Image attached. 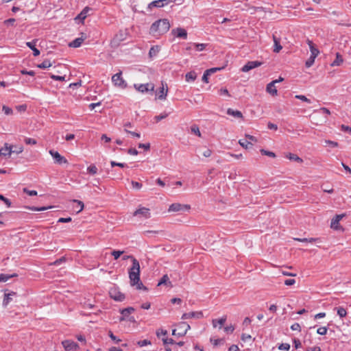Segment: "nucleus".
I'll use <instances>...</instances> for the list:
<instances>
[{
	"label": "nucleus",
	"mask_w": 351,
	"mask_h": 351,
	"mask_svg": "<svg viewBox=\"0 0 351 351\" xmlns=\"http://www.w3.org/2000/svg\"><path fill=\"white\" fill-rule=\"evenodd\" d=\"M134 216H142L145 219H149L151 217V214L149 208L142 207L134 211Z\"/></svg>",
	"instance_id": "13"
},
{
	"label": "nucleus",
	"mask_w": 351,
	"mask_h": 351,
	"mask_svg": "<svg viewBox=\"0 0 351 351\" xmlns=\"http://www.w3.org/2000/svg\"><path fill=\"white\" fill-rule=\"evenodd\" d=\"M110 164H111V166L112 167H115V166H117V167H121V168H123V167H128V165L127 164L125 163H122V162H117L115 161H111L110 162Z\"/></svg>",
	"instance_id": "51"
},
{
	"label": "nucleus",
	"mask_w": 351,
	"mask_h": 351,
	"mask_svg": "<svg viewBox=\"0 0 351 351\" xmlns=\"http://www.w3.org/2000/svg\"><path fill=\"white\" fill-rule=\"evenodd\" d=\"M165 6V3H162V0H156L149 3L147 5V10L151 11L154 8H162Z\"/></svg>",
	"instance_id": "20"
},
{
	"label": "nucleus",
	"mask_w": 351,
	"mask_h": 351,
	"mask_svg": "<svg viewBox=\"0 0 351 351\" xmlns=\"http://www.w3.org/2000/svg\"><path fill=\"white\" fill-rule=\"evenodd\" d=\"M277 83V81H272L267 85L266 90L267 93L271 94V95H277V89L275 87V84Z\"/></svg>",
	"instance_id": "18"
},
{
	"label": "nucleus",
	"mask_w": 351,
	"mask_h": 351,
	"mask_svg": "<svg viewBox=\"0 0 351 351\" xmlns=\"http://www.w3.org/2000/svg\"><path fill=\"white\" fill-rule=\"evenodd\" d=\"M307 43L311 50V56L316 58L319 55V51L318 50L317 48L315 47L312 40H307Z\"/></svg>",
	"instance_id": "21"
},
{
	"label": "nucleus",
	"mask_w": 351,
	"mask_h": 351,
	"mask_svg": "<svg viewBox=\"0 0 351 351\" xmlns=\"http://www.w3.org/2000/svg\"><path fill=\"white\" fill-rule=\"evenodd\" d=\"M50 77L54 80H58V81H64L65 80V76H60V75H56L53 74H51Z\"/></svg>",
	"instance_id": "59"
},
{
	"label": "nucleus",
	"mask_w": 351,
	"mask_h": 351,
	"mask_svg": "<svg viewBox=\"0 0 351 351\" xmlns=\"http://www.w3.org/2000/svg\"><path fill=\"white\" fill-rule=\"evenodd\" d=\"M227 114L228 115L232 116L235 118H243L242 112L237 110H233L232 108H228L227 110Z\"/></svg>",
	"instance_id": "26"
},
{
	"label": "nucleus",
	"mask_w": 351,
	"mask_h": 351,
	"mask_svg": "<svg viewBox=\"0 0 351 351\" xmlns=\"http://www.w3.org/2000/svg\"><path fill=\"white\" fill-rule=\"evenodd\" d=\"M162 285H165L170 287H173L171 282L169 281V278L167 274L163 275L161 279L159 280L158 286H160Z\"/></svg>",
	"instance_id": "25"
},
{
	"label": "nucleus",
	"mask_w": 351,
	"mask_h": 351,
	"mask_svg": "<svg viewBox=\"0 0 351 351\" xmlns=\"http://www.w3.org/2000/svg\"><path fill=\"white\" fill-rule=\"evenodd\" d=\"M160 48L158 46L152 47L149 51V55L150 57L156 56L159 52Z\"/></svg>",
	"instance_id": "38"
},
{
	"label": "nucleus",
	"mask_w": 351,
	"mask_h": 351,
	"mask_svg": "<svg viewBox=\"0 0 351 351\" xmlns=\"http://www.w3.org/2000/svg\"><path fill=\"white\" fill-rule=\"evenodd\" d=\"M129 278L130 285L132 287L136 286L138 290L147 291V288L143 285L140 279V264L137 259L133 260V264L129 269Z\"/></svg>",
	"instance_id": "1"
},
{
	"label": "nucleus",
	"mask_w": 351,
	"mask_h": 351,
	"mask_svg": "<svg viewBox=\"0 0 351 351\" xmlns=\"http://www.w3.org/2000/svg\"><path fill=\"white\" fill-rule=\"evenodd\" d=\"M191 206L189 204H182L180 203H173L169 206V212H185L189 211Z\"/></svg>",
	"instance_id": "5"
},
{
	"label": "nucleus",
	"mask_w": 351,
	"mask_h": 351,
	"mask_svg": "<svg viewBox=\"0 0 351 351\" xmlns=\"http://www.w3.org/2000/svg\"><path fill=\"white\" fill-rule=\"evenodd\" d=\"M135 309L133 307H128L125 308H123L120 310V313L121 314V316L119 317V321H126L128 317L130 316V314L134 313Z\"/></svg>",
	"instance_id": "11"
},
{
	"label": "nucleus",
	"mask_w": 351,
	"mask_h": 351,
	"mask_svg": "<svg viewBox=\"0 0 351 351\" xmlns=\"http://www.w3.org/2000/svg\"><path fill=\"white\" fill-rule=\"evenodd\" d=\"M170 28L168 19H163L155 21L150 27V33L155 36L167 33Z\"/></svg>",
	"instance_id": "2"
},
{
	"label": "nucleus",
	"mask_w": 351,
	"mask_h": 351,
	"mask_svg": "<svg viewBox=\"0 0 351 351\" xmlns=\"http://www.w3.org/2000/svg\"><path fill=\"white\" fill-rule=\"evenodd\" d=\"M210 341L213 343V345L214 346H217L220 344H222L224 341V339H213V337H211L210 339Z\"/></svg>",
	"instance_id": "42"
},
{
	"label": "nucleus",
	"mask_w": 351,
	"mask_h": 351,
	"mask_svg": "<svg viewBox=\"0 0 351 351\" xmlns=\"http://www.w3.org/2000/svg\"><path fill=\"white\" fill-rule=\"evenodd\" d=\"M226 321V316H223L219 319H213L212 323H213V327L216 328L217 324H219V328H221L223 326V325L225 324Z\"/></svg>",
	"instance_id": "29"
},
{
	"label": "nucleus",
	"mask_w": 351,
	"mask_h": 351,
	"mask_svg": "<svg viewBox=\"0 0 351 351\" xmlns=\"http://www.w3.org/2000/svg\"><path fill=\"white\" fill-rule=\"evenodd\" d=\"M23 192L29 195V196L37 195V191L35 190H29L27 188L23 189Z\"/></svg>",
	"instance_id": "54"
},
{
	"label": "nucleus",
	"mask_w": 351,
	"mask_h": 351,
	"mask_svg": "<svg viewBox=\"0 0 351 351\" xmlns=\"http://www.w3.org/2000/svg\"><path fill=\"white\" fill-rule=\"evenodd\" d=\"M343 58L342 56L340 55L339 53H336V58L335 60L331 63V66H339L341 63H343Z\"/></svg>",
	"instance_id": "33"
},
{
	"label": "nucleus",
	"mask_w": 351,
	"mask_h": 351,
	"mask_svg": "<svg viewBox=\"0 0 351 351\" xmlns=\"http://www.w3.org/2000/svg\"><path fill=\"white\" fill-rule=\"evenodd\" d=\"M131 184H132V187L134 189H140L142 187V184L138 182H136V181L132 180L131 182Z\"/></svg>",
	"instance_id": "62"
},
{
	"label": "nucleus",
	"mask_w": 351,
	"mask_h": 351,
	"mask_svg": "<svg viewBox=\"0 0 351 351\" xmlns=\"http://www.w3.org/2000/svg\"><path fill=\"white\" fill-rule=\"evenodd\" d=\"M291 329L292 330L300 331L301 330V327H300V325L298 323H294L293 324H292L291 326Z\"/></svg>",
	"instance_id": "64"
},
{
	"label": "nucleus",
	"mask_w": 351,
	"mask_h": 351,
	"mask_svg": "<svg viewBox=\"0 0 351 351\" xmlns=\"http://www.w3.org/2000/svg\"><path fill=\"white\" fill-rule=\"evenodd\" d=\"M273 40L274 43V52L278 53L282 48L280 45V38L276 37L275 35H273Z\"/></svg>",
	"instance_id": "22"
},
{
	"label": "nucleus",
	"mask_w": 351,
	"mask_h": 351,
	"mask_svg": "<svg viewBox=\"0 0 351 351\" xmlns=\"http://www.w3.org/2000/svg\"><path fill=\"white\" fill-rule=\"evenodd\" d=\"M162 87L159 88V90L157 92V95L159 99H165L167 92H168V88L167 87L166 89L164 87L163 84H162Z\"/></svg>",
	"instance_id": "23"
},
{
	"label": "nucleus",
	"mask_w": 351,
	"mask_h": 351,
	"mask_svg": "<svg viewBox=\"0 0 351 351\" xmlns=\"http://www.w3.org/2000/svg\"><path fill=\"white\" fill-rule=\"evenodd\" d=\"M286 158L291 161L297 162H302L303 160L298 156V155H285Z\"/></svg>",
	"instance_id": "36"
},
{
	"label": "nucleus",
	"mask_w": 351,
	"mask_h": 351,
	"mask_svg": "<svg viewBox=\"0 0 351 351\" xmlns=\"http://www.w3.org/2000/svg\"><path fill=\"white\" fill-rule=\"evenodd\" d=\"M97 168L95 165H91L87 168V171L91 175H95L97 173Z\"/></svg>",
	"instance_id": "41"
},
{
	"label": "nucleus",
	"mask_w": 351,
	"mask_h": 351,
	"mask_svg": "<svg viewBox=\"0 0 351 351\" xmlns=\"http://www.w3.org/2000/svg\"><path fill=\"white\" fill-rule=\"evenodd\" d=\"M346 215L345 214H342V215H336L335 217L332 219V221H331V228L335 229V230H339V221L345 216Z\"/></svg>",
	"instance_id": "16"
},
{
	"label": "nucleus",
	"mask_w": 351,
	"mask_h": 351,
	"mask_svg": "<svg viewBox=\"0 0 351 351\" xmlns=\"http://www.w3.org/2000/svg\"><path fill=\"white\" fill-rule=\"evenodd\" d=\"M223 69V67H213V68L207 69L206 72L208 73L210 75H212V74L215 73V72H217V71H221Z\"/></svg>",
	"instance_id": "56"
},
{
	"label": "nucleus",
	"mask_w": 351,
	"mask_h": 351,
	"mask_svg": "<svg viewBox=\"0 0 351 351\" xmlns=\"http://www.w3.org/2000/svg\"><path fill=\"white\" fill-rule=\"evenodd\" d=\"M73 202L77 204V206H79V209L76 210L77 213H79L82 210H83L84 205V203L82 201L77 200V199H73Z\"/></svg>",
	"instance_id": "43"
},
{
	"label": "nucleus",
	"mask_w": 351,
	"mask_h": 351,
	"mask_svg": "<svg viewBox=\"0 0 351 351\" xmlns=\"http://www.w3.org/2000/svg\"><path fill=\"white\" fill-rule=\"evenodd\" d=\"M296 99H300L303 101H305V102H307V103H311V100L309 99H308L306 96L304 95H295V97Z\"/></svg>",
	"instance_id": "58"
},
{
	"label": "nucleus",
	"mask_w": 351,
	"mask_h": 351,
	"mask_svg": "<svg viewBox=\"0 0 351 351\" xmlns=\"http://www.w3.org/2000/svg\"><path fill=\"white\" fill-rule=\"evenodd\" d=\"M51 66V63L49 60H45L42 63L37 65V66L40 69H47Z\"/></svg>",
	"instance_id": "37"
},
{
	"label": "nucleus",
	"mask_w": 351,
	"mask_h": 351,
	"mask_svg": "<svg viewBox=\"0 0 351 351\" xmlns=\"http://www.w3.org/2000/svg\"><path fill=\"white\" fill-rule=\"evenodd\" d=\"M90 10H91V8H90L89 7H88V6L85 7L81 11V12L77 15V19L84 21L87 17L88 12Z\"/></svg>",
	"instance_id": "28"
},
{
	"label": "nucleus",
	"mask_w": 351,
	"mask_h": 351,
	"mask_svg": "<svg viewBox=\"0 0 351 351\" xmlns=\"http://www.w3.org/2000/svg\"><path fill=\"white\" fill-rule=\"evenodd\" d=\"M192 45L196 49L197 51H203L204 49H205L206 47L207 46V44L193 43Z\"/></svg>",
	"instance_id": "40"
},
{
	"label": "nucleus",
	"mask_w": 351,
	"mask_h": 351,
	"mask_svg": "<svg viewBox=\"0 0 351 351\" xmlns=\"http://www.w3.org/2000/svg\"><path fill=\"white\" fill-rule=\"evenodd\" d=\"M156 336H157L158 337H160V335H163V336L167 335V331L166 330L162 329V328H160V329H158V330H156Z\"/></svg>",
	"instance_id": "57"
},
{
	"label": "nucleus",
	"mask_w": 351,
	"mask_h": 351,
	"mask_svg": "<svg viewBox=\"0 0 351 351\" xmlns=\"http://www.w3.org/2000/svg\"><path fill=\"white\" fill-rule=\"evenodd\" d=\"M110 297L115 301L122 302L125 299V295L122 293L117 287H112L109 290Z\"/></svg>",
	"instance_id": "4"
},
{
	"label": "nucleus",
	"mask_w": 351,
	"mask_h": 351,
	"mask_svg": "<svg viewBox=\"0 0 351 351\" xmlns=\"http://www.w3.org/2000/svg\"><path fill=\"white\" fill-rule=\"evenodd\" d=\"M124 253V251H120V250H113L111 252V255L114 256V258L115 260H117L121 255H122Z\"/></svg>",
	"instance_id": "44"
},
{
	"label": "nucleus",
	"mask_w": 351,
	"mask_h": 351,
	"mask_svg": "<svg viewBox=\"0 0 351 351\" xmlns=\"http://www.w3.org/2000/svg\"><path fill=\"white\" fill-rule=\"evenodd\" d=\"M136 90L142 93H147L149 91L153 92L154 90V84L152 83L147 84H135L134 85Z\"/></svg>",
	"instance_id": "6"
},
{
	"label": "nucleus",
	"mask_w": 351,
	"mask_h": 351,
	"mask_svg": "<svg viewBox=\"0 0 351 351\" xmlns=\"http://www.w3.org/2000/svg\"><path fill=\"white\" fill-rule=\"evenodd\" d=\"M172 34L178 38H182L183 39L187 38V32L186 29L178 27L176 29H173L171 31Z\"/></svg>",
	"instance_id": "14"
},
{
	"label": "nucleus",
	"mask_w": 351,
	"mask_h": 351,
	"mask_svg": "<svg viewBox=\"0 0 351 351\" xmlns=\"http://www.w3.org/2000/svg\"><path fill=\"white\" fill-rule=\"evenodd\" d=\"M167 116H168V114L166 113V112H164V113H162V114H160L159 115L156 116L154 117V119H155L156 122H159L162 119H165L166 117H167Z\"/></svg>",
	"instance_id": "49"
},
{
	"label": "nucleus",
	"mask_w": 351,
	"mask_h": 351,
	"mask_svg": "<svg viewBox=\"0 0 351 351\" xmlns=\"http://www.w3.org/2000/svg\"><path fill=\"white\" fill-rule=\"evenodd\" d=\"M3 150L8 152V154H14V152H16V154H20V153L23 152V149L22 147H20L19 148V150H16V151L12 150V145H9L8 143H5L4 147L0 148V154H3L2 152Z\"/></svg>",
	"instance_id": "15"
},
{
	"label": "nucleus",
	"mask_w": 351,
	"mask_h": 351,
	"mask_svg": "<svg viewBox=\"0 0 351 351\" xmlns=\"http://www.w3.org/2000/svg\"><path fill=\"white\" fill-rule=\"evenodd\" d=\"M108 336L116 343H118L121 341L120 339L117 338L111 330L108 331Z\"/></svg>",
	"instance_id": "46"
},
{
	"label": "nucleus",
	"mask_w": 351,
	"mask_h": 351,
	"mask_svg": "<svg viewBox=\"0 0 351 351\" xmlns=\"http://www.w3.org/2000/svg\"><path fill=\"white\" fill-rule=\"evenodd\" d=\"M197 74L195 71L188 72L185 75L186 81L187 82H193L195 80Z\"/></svg>",
	"instance_id": "34"
},
{
	"label": "nucleus",
	"mask_w": 351,
	"mask_h": 351,
	"mask_svg": "<svg viewBox=\"0 0 351 351\" xmlns=\"http://www.w3.org/2000/svg\"><path fill=\"white\" fill-rule=\"evenodd\" d=\"M315 58L313 56H310V58L306 60L305 65L307 68L311 67L315 62Z\"/></svg>",
	"instance_id": "47"
},
{
	"label": "nucleus",
	"mask_w": 351,
	"mask_h": 351,
	"mask_svg": "<svg viewBox=\"0 0 351 351\" xmlns=\"http://www.w3.org/2000/svg\"><path fill=\"white\" fill-rule=\"evenodd\" d=\"M178 336L183 337L184 336L187 331L191 328L190 325L186 322H181L177 325Z\"/></svg>",
	"instance_id": "8"
},
{
	"label": "nucleus",
	"mask_w": 351,
	"mask_h": 351,
	"mask_svg": "<svg viewBox=\"0 0 351 351\" xmlns=\"http://www.w3.org/2000/svg\"><path fill=\"white\" fill-rule=\"evenodd\" d=\"M239 144L241 145V146H242L243 147H244L245 149H249L250 148H251L253 145V144L252 143L251 141H248L247 138H243V139H241L239 140Z\"/></svg>",
	"instance_id": "30"
},
{
	"label": "nucleus",
	"mask_w": 351,
	"mask_h": 351,
	"mask_svg": "<svg viewBox=\"0 0 351 351\" xmlns=\"http://www.w3.org/2000/svg\"><path fill=\"white\" fill-rule=\"evenodd\" d=\"M295 283V280L293 278H289L285 280V285L287 286H291Z\"/></svg>",
	"instance_id": "63"
},
{
	"label": "nucleus",
	"mask_w": 351,
	"mask_h": 351,
	"mask_svg": "<svg viewBox=\"0 0 351 351\" xmlns=\"http://www.w3.org/2000/svg\"><path fill=\"white\" fill-rule=\"evenodd\" d=\"M334 310L337 311V313L340 318H343L347 315L346 309L343 306L335 307Z\"/></svg>",
	"instance_id": "32"
},
{
	"label": "nucleus",
	"mask_w": 351,
	"mask_h": 351,
	"mask_svg": "<svg viewBox=\"0 0 351 351\" xmlns=\"http://www.w3.org/2000/svg\"><path fill=\"white\" fill-rule=\"evenodd\" d=\"M84 40V38H83V37L77 38L75 40H73L72 42H71L69 45V46L71 47H74V48L79 47L81 46Z\"/></svg>",
	"instance_id": "27"
},
{
	"label": "nucleus",
	"mask_w": 351,
	"mask_h": 351,
	"mask_svg": "<svg viewBox=\"0 0 351 351\" xmlns=\"http://www.w3.org/2000/svg\"><path fill=\"white\" fill-rule=\"evenodd\" d=\"M150 344H151V341L147 339L138 341L137 342V345L140 347L150 345Z\"/></svg>",
	"instance_id": "55"
},
{
	"label": "nucleus",
	"mask_w": 351,
	"mask_h": 351,
	"mask_svg": "<svg viewBox=\"0 0 351 351\" xmlns=\"http://www.w3.org/2000/svg\"><path fill=\"white\" fill-rule=\"evenodd\" d=\"M224 331L227 333H232L234 330V327L232 325L227 326L224 327Z\"/></svg>",
	"instance_id": "61"
},
{
	"label": "nucleus",
	"mask_w": 351,
	"mask_h": 351,
	"mask_svg": "<svg viewBox=\"0 0 351 351\" xmlns=\"http://www.w3.org/2000/svg\"><path fill=\"white\" fill-rule=\"evenodd\" d=\"M24 142L27 145H36L37 143V141L36 139L32 138H27V137L25 138Z\"/></svg>",
	"instance_id": "50"
},
{
	"label": "nucleus",
	"mask_w": 351,
	"mask_h": 351,
	"mask_svg": "<svg viewBox=\"0 0 351 351\" xmlns=\"http://www.w3.org/2000/svg\"><path fill=\"white\" fill-rule=\"evenodd\" d=\"M204 317L202 311H193L189 313H185L182 315V319H186L190 318L202 319Z\"/></svg>",
	"instance_id": "12"
},
{
	"label": "nucleus",
	"mask_w": 351,
	"mask_h": 351,
	"mask_svg": "<svg viewBox=\"0 0 351 351\" xmlns=\"http://www.w3.org/2000/svg\"><path fill=\"white\" fill-rule=\"evenodd\" d=\"M127 38V33L125 31L120 30L114 35L113 38L110 40V46L113 48L118 47L121 43L125 40Z\"/></svg>",
	"instance_id": "3"
},
{
	"label": "nucleus",
	"mask_w": 351,
	"mask_h": 351,
	"mask_svg": "<svg viewBox=\"0 0 351 351\" xmlns=\"http://www.w3.org/2000/svg\"><path fill=\"white\" fill-rule=\"evenodd\" d=\"M324 143H325V145H324L325 147H335L338 146V143L337 142L329 141V140L324 141Z\"/></svg>",
	"instance_id": "45"
},
{
	"label": "nucleus",
	"mask_w": 351,
	"mask_h": 351,
	"mask_svg": "<svg viewBox=\"0 0 351 351\" xmlns=\"http://www.w3.org/2000/svg\"><path fill=\"white\" fill-rule=\"evenodd\" d=\"M122 72L120 71L112 77V81L117 86L124 88L127 86L125 81L122 77Z\"/></svg>",
	"instance_id": "7"
},
{
	"label": "nucleus",
	"mask_w": 351,
	"mask_h": 351,
	"mask_svg": "<svg viewBox=\"0 0 351 351\" xmlns=\"http://www.w3.org/2000/svg\"><path fill=\"white\" fill-rule=\"evenodd\" d=\"M2 110L6 115H10L13 113L12 109L7 106H3Z\"/></svg>",
	"instance_id": "48"
},
{
	"label": "nucleus",
	"mask_w": 351,
	"mask_h": 351,
	"mask_svg": "<svg viewBox=\"0 0 351 351\" xmlns=\"http://www.w3.org/2000/svg\"><path fill=\"white\" fill-rule=\"evenodd\" d=\"M37 41H38L37 39H34L31 42L26 43V45L33 51V55L34 56H38V55H40V53L39 49L36 48V45Z\"/></svg>",
	"instance_id": "17"
},
{
	"label": "nucleus",
	"mask_w": 351,
	"mask_h": 351,
	"mask_svg": "<svg viewBox=\"0 0 351 351\" xmlns=\"http://www.w3.org/2000/svg\"><path fill=\"white\" fill-rule=\"evenodd\" d=\"M62 344L66 351H74L79 348L78 344L71 340H64Z\"/></svg>",
	"instance_id": "9"
},
{
	"label": "nucleus",
	"mask_w": 351,
	"mask_h": 351,
	"mask_svg": "<svg viewBox=\"0 0 351 351\" xmlns=\"http://www.w3.org/2000/svg\"><path fill=\"white\" fill-rule=\"evenodd\" d=\"M54 159V162L58 165L68 164V160L62 155H51Z\"/></svg>",
	"instance_id": "24"
},
{
	"label": "nucleus",
	"mask_w": 351,
	"mask_h": 351,
	"mask_svg": "<svg viewBox=\"0 0 351 351\" xmlns=\"http://www.w3.org/2000/svg\"><path fill=\"white\" fill-rule=\"evenodd\" d=\"M263 64L262 62L259 61H249L241 69L243 72H248L249 71L260 66Z\"/></svg>",
	"instance_id": "10"
},
{
	"label": "nucleus",
	"mask_w": 351,
	"mask_h": 351,
	"mask_svg": "<svg viewBox=\"0 0 351 351\" xmlns=\"http://www.w3.org/2000/svg\"><path fill=\"white\" fill-rule=\"evenodd\" d=\"M327 330H328V328L327 327H319L317 330V333L320 335H324L327 333Z\"/></svg>",
	"instance_id": "53"
},
{
	"label": "nucleus",
	"mask_w": 351,
	"mask_h": 351,
	"mask_svg": "<svg viewBox=\"0 0 351 351\" xmlns=\"http://www.w3.org/2000/svg\"><path fill=\"white\" fill-rule=\"evenodd\" d=\"M295 241H300V242H309V243H313V242H315L316 241H318L319 240V239L318 238H303V239H300V238H295L294 239Z\"/></svg>",
	"instance_id": "39"
},
{
	"label": "nucleus",
	"mask_w": 351,
	"mask_h": 351,
	"mask_svg": "<svg viewBox=\"0 0 351 351\" xmlns=\"http://www.w3.org/2000/svg\"><path fill=\"white\" fill-rule=\"evenodd\" d=\"M0 199L2 200L8 207H10L11 206V204H12V202L11 201L6 198L5 197H4L3 195L0 194Z\"/></svg>",
	"instance_id": "52"
},
{
	"label": "nucleus",
	"mask_w": 351,
	"mask_h": 351,
	"mask_svg": "<svg viewBox=\"0 0 351 351\" xmlns=\"http://www.w3.org/2000/svg\"><path fill=\"white\" fill-rule=\"evenodd\" d=\"M16 295V293L14 291H11L8 293H5L3 305L6 306L11 301H12L13 297Z\"/></svg>",
	"instance_id": "19"
},
{
	"label": "nucleus",
	"mask_w": 351,
	"mask_h": 351,
	"mask_svg": "<svg viewBox=\"0 0 351 351\" xmlns=\"http://www.w3.org/2000/svg\"><path fill=\"white\" fill-rule=\"evenodd\" d=\"M279 350H283L288 351L290 349V345L289 343H281L280 346L278 347Z\"/></svg>",
	"instance_id": "60"
},
{
	"label": "nucleus",
	"mask_w": 351,
	"mask_h": 351,
	"mask_svg": "<svg viewBox=\"0 0 351 351\" xmlns=\"http://www.w3.org/2000/svg\"><path fill=\"white\" fill-rule=\"evenodd\" d=\"M27 208L34 211H44L47 210L49 208H52V206H42V207H36V206H27Z\"/></svg>",
	"instance_id": "35"
},
{
	"label": "nucleus",
	"mask_w": 351,
	"mask_h": 351,
	"mask_svg": "<svg viewBox=\"0 0 351 351\" xmlns=\"http://www.w3.org/2000/svg\"><path fill=\"white\" fill-rule=\"evenodd\" d=\"M18 274L16 273H14L12 274H0V282H5L8 281L9 279L17 277Z\"/></svg>",
	"instance_id": "31"
}]
</instances>
